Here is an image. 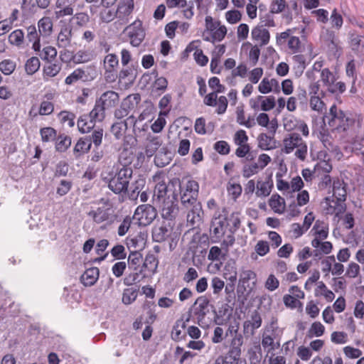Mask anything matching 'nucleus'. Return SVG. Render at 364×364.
Returning a JSON list of instances; mask_svg holds the SVG:
<instances>
[{
    "label": "nucleus",
    "mask_w": 364,
    "mask_h": 364,
    "mask_svg": "<svg viewBox=\"0 0 364 364\" xmlns=\"http://www.w3.org/2000/svg\"><path fill=\"white\" fill-rule=\"evenodd\" d=\"M169 235V230L166 224L155 225L152 229V238L155 242H162Z\"/></svg>",
    "instance_id": "nucleus-33"
},
{
    "label": "nucleus",
    "mask_w": 364,
    "mask_h": 364,
    "mask_svg": "<svg viewBox=\"0 0 364 364\" xmlns=\"http://www.w3.org/2000/svg\"><path fill=\"white\" fill-rule=\"evenodd\" d=\"M166 3L169 9L176 7L184 8L188 6V8L183 11L184 17L187 19H191L194 16V4L193 1H190L188 4L186 0H166Z\"/></svg>",
    "instance_id": "nucleus-18"
},
{
    "label": "nucleus",
    "mask_w": 364,
    "mask_h": 364,
    "mask_svg": "<svg viewBox=\"0 0 364 364\" xmlns=\"http://www.w3.org/2000/svg\"><path fill=\"white\" fill-rule=\"evenodd\" d=\"M125 31L130 39V43L135 47L139 46L145 38V31L142 28L141 21H135L129 26H127Z\"/></svg>",
    "instance_id": "nucleus-12"
},
{
    "label": "nucleus",
    "mask_w": 364,
    "mask_h": 364,
    "mask_svg": "<svg viewBox=\"0 0 364 364\" xmlns=\"http://www.w3.org/2000/svg\"><path fill=\"white\" fill-rule=\"evenodd\" d=\"M134 0H119L116 10L117 19L121 24L129 22V16L134 9Z\"/></svg>",
    "instance_id": "nucleus-15"
},
{
    "label": "nucleus",
    "mask_w": 364,
    "mask_h": 364,
    "mask_svg": "<svg viewBox=\"0 0 364 364\" xmlns=\"http://www.w3.org/2000/svg\"><path fill=\"white\" fill-rule=\"evenodd\" d=\"M314 296L316 297L323 296L328 302L332 301L335 298L333 292L328 289L322 281L317 282L316 287L314 290Z\"/></svg>",
    "instance_id": "nucleus-31"
},
{
    "label": "nucleus",
    "mask_w": 364,
    "mask_h": 364,
    "mask_svg": "<svg viewBox=\"0 0 364 364\" xmlns=\"http://www.w3.org/2000/svg\"><path fill=\"white\" fill-rule=\"evenodd\" d=\"M188 321L189 318L185 320L183 317L176 321L171 333L173 340L178 341L185 337L184 330L186 328V323Z\"/></svg>",
    "instance_id": "nucleus-23"
},
{
    "label": "nucleus",
    "mask_w": 364,
    "mask_h": 364,
    "mask_svg": "<svg viewBox=\"0 0 364 364\" xmlns=\"http://www.w3.org/2000/svg\"><path fill=\"white\" fill-rule=\"evenodd\" d=\"M38 27L40 35L48 37L53 31V21L50 17H43L38 21Z\"/></svg>",
    "instance_id": "nucleus-36"
},
{
    "label": "nucleus",
    "mask_w": 364,
    "mask_h": 364,
    "mask_svg": "<svg viewBox=\"0 0 364 364\" xmlns=\"http://www.w3.org/2000/svg\"><path fill=\"white\" fill-rule=\"evenodd\" d=\"M136 138H124L119 155V162L122 168H132L130 165L136 156Z\"/></svg>",
    "instance_id": "nucleus-8"
},
{
    "label": "nucleus",
    "mask_w": 364,
    "mask_h": 364,
    "mask_svg": "<svg viewBox=\"0 0 364 364\" xmlns=\"http://www.w3.org/2000/svg\"><path fill=\"white\" fill-rule=\"evenodd\" d=\"M188 208H191V210L187 215L188 222L192 225L200 223L201 220V214L203 213L200 203L197 201L196 204H193Z\"/></svg>",
    "instance_id": "nucleus-32"
},
{
    "label": "nucleus",
    "mask_w": 364,
    "mask_h": 364,
    "mask_svg": "<svg viewBox=\"0 0 364 364\" xmlns=\"http://www.w3.org/2000/svg\"><path fill=\"white\" fill-rule=\"evenodd\" d=\"M142 260V256L140 253L137 252H131L128 257L129 267L134 270L135 272H139Z\"/></svg>",
    "instance_id": "nucleus-43"
},
{
    "label": "nucleus",
    "mask_w": 364,
    "mask_h": 364,
    "mask_svg": "<svg viewBox=\"0 0 364 364\" xmlns=\"http://www.w3.org/2000/svg\"><path fill=\"white\" fill-rule=\"evenodd\" d=\"M138 291L132 288L125 289L122 294V302L126 304L133 303L137 297Z\"/></svg>",
    "instance_id": "nucleus-52"
},
{
    "label": "nucleus",
    "mask_w": 364,
    "mask_h": 364,
    "mask_svg": "<svg viewBox=\"0 0 364 364\" xmlns=\"http://www.w3.org/2000/svg\"><path fill=\"white\" fill-rule=\"evenodd\" d=\"M132 218L130 216H126L119 226L118 227L117 230V234L119 236H124L129 230L132 223Z\"/></svg>",
    "instance_id": "nucleus-64"
},
{
    "label": "nucleus",
    "mask_w": 364,
    "mask_h": 364,
    "mask_svg": "<svg viewBox=\"0 0 364 364\" xmlns=\"http://www.w3.org/2000/svg\"><path fill=\"white\" fill-rule=\"evenodd\" d=\"M87 215L94 223L105 226L111 225L117 218L113 205L108 200L103 203L101 206L90 210Z\"/></svg>",
    "instance_id": "nucleus-4"
},
{
    "label": "nucleus",
    "mask_w": 364,
    "mask_h": 364,
    "mask_svg": "<svg viewBox=\"0 0 364 364\" xmlns=\"http://www.w3.org/2000/svg\"><path fill=\"white\" fill-rule=\"evenodd\" d=\"M311 231H314V239L325 240L328 235V225L323 220H317Z\"/></svg>",
    "instance_id": "nucleus-28"
},
{
    "label": "nucleus",
    "mask_w": 364,
    "mask_h": 364,
    "mask_svg": "<svg viewBox=\"0 0 364 364\" xmlns=\"http://www.w3.org/2000/svg\"><path fill=\"white\" fill-rule=\"evenodd\" d=\"M314 169L318 173H328L332 171V165L328 160H323L316 164Z\"/></svg>",
    "instance_id": "nucleus-62"
},
{
    "label": "nucleus",
    "mask_w": 364,
    "mask_h": 364,
    "mask_svg": "<svg viewBox=\"0 0 364 364\" xmlns=\"http://www.w3.org/2000/svg\"><path fill=\"white\" fill-rule=\"evenodd\" d=\"M96 101L99 102L106 110L114 107L119 101V97L117 92L108 90L101 95Z\"/></svg>",
    "instance_id": "nucleus-17"
},
{
    "label": "nucleus",
    "mask_w": 364,
    "mask_h": 364,
    "mask_svg": "<svg viewBox=\"0 0 364 364\" xmlns=\"http://www.w3.org/2000/svg\"><path fill=\"white\" fill-rule=\"evenodd\" d=\"M324 326L319 321H315L311 324L309 330V335L310 336L320 337L324 333Z\"/></svg>",
    "instance_id": "nucleus-58"
},
{
    "label": "nucleus",
    "mask_w": 364,
    "mask_h": 364,
    "mask_svg": "<svg viewBox=\"0 0 364 364\" xmlns=\"http://www.w3.org/2000/svg\"><path fill=\"white\" fill-rule=\"evenodd\" d=\"M104 69L117 70L119 59L115 54H108L104 58Z\"/></svg>",
    "instance_id": "nucleus-50"
},
{
    "label": "nucleus",
    "mask_w": 364,
    "mask_h": 364,
    "mask_svg": "<svg viewBox=\"0 0 364 364\" xmlns=\"http://www.w3.org/2000/svg\"><path fill=\"white\" fill-rule=\"evenodd\" d=\"M225 215L215 213L212 219L210 235L215 242L222 241L223 245L228 247L232 246L235 239L230 228Z\"/></svg>",
    "instance_id": "nucleus-1"
},
{
    "label": "nucleus",
    "mask_w": 364,
    "mask_h": 364,
    "mask_svg": "<svg viewBox=\"0 0 364 364\" xmlns=\"http://www.w3.org/2000/svg\"><path fill=\"white\" fill-rule=\"evenodd\" d=\"M90 67H87L86 70L82 68H77L75 69L71 74H70L65 80V83L66 85H73L78 80H81L82 81H86L88 80V75L90 73H88V70L90 69Z\"/></svg>",
    "instance_id": "nucleus-25"
},
{
    "label": "nucleus",
    "mask_w": 364,
    "mask_h": 364,
    "mask_svg": "<svg viewBox=\"0 0 364 364\" xmlns=\"http://www.w3.org/2000/svg\"><path fill=\"white\" fill-rule=\"evenodd\" d=\"M106 109L97 101L89 116L81 117L77 121V127L80 133H89L95 127V122H101L105 117Z\"/></svg>",
    "instance_id": "nucleus-5"
},
{
    "label": "nucleus",
    "mask_w": 364,
    "mask_h": 364,
    "mask_svg": "<svg viewBox=\"0 0 364 364\" xmlns=\"http://www.w3.org/2000/svg\"><path fill=\"white\" fill-rule=\"evenodd\" d=\"M170 184V182L167 185L166 182L159 181L154 188V195H153V203L155 205H161L162 202L166 201L168 198H170L169 196H167L168 188Z\"/></svg>",
    "instance_id": "nucleus-19"
},
{
    "label": "nucleus",
    "mask_w": 364,
    "mask_h": 364,
    "mask_svg": "<svg viewBox=\"0 0 364 364\" xmlns=\"http://www.w3.org/2000/svg\"><path fill=\"white\" fill-rule=\"evenodd\" d=\"M173 187H180L181 202L183 207L188 208L198 201L199 193L198 183L190 178H183L181 181L179 178H173L170 180Z\"/></svg>",
    "instance_id": "nucleus-2"
},
{
    "label": "nucleus",
    "mask_w": 364,
    "mask_h": 364,
    "mask_svg": "<svg viewBox=\"0 0 364 364\" xmlns=\"http://www.w3.org/2000/svg\"><path fill=\"white\" fill-rule=\"evenodd\" d=\"M333 263H335L333 255L328 256L321 262V270L326 275L331 272Z\"/></svg>",
    "instance_id": "nucleus-63"
},
{
    "label": "nucleus",
    "mask_w": 364,
    "mask_h": 364,
    "mask_svg": "<svg viewBox=\"0 0 364 364\" xmlns=\"http://www.w3.org/2000/svg\"><path fill=\"white\" fill-rule=\"evenodd\" d=\"M345 113L343 110L338 108L336 105H333L330 109L329 113L324 116V120L328 119L329 127H335L336 120L341 117V115Z\"/></svg>",
    "instance_id": "nucleus-38"
},
{
    "label": "nucleus",
    "mask_w": 364,
    "mask_h": 364,
    "mask_svg": "<svg viewBox=\"0 0 364 364\" xmlns=\"http://www.w3.org/2000/svg\"><path fill=\"white\" fill-rule=\"evenodd\" d=\"M62 65L59 63L48 62V65L43 67V77H53L56 76L61 70Z\"/></svg>",
    "instance_id": "nucleus-40"
},
{
    "label": "nucleus",
    "mask_w": 364,
    "mask_h": 364,
    "mask_svg": "<svg viewBox=\"0 0 364 364\" xmlns=\"http://www.w3.org/2000/svg\"><path fill=\"white\" fill-rule=\"evenodd\" d=\"M171 157L167 153L159 151L154 158V163L158 167H164L171 161Z\"/></svg>",
    "instance_id": "nucleus-60"
},
{
    "label": "nucleus",
    "mask_w": 364,
    "mask_h": 364,
    "mask_svg": "<svg viewBox=\"0 0 364 364\" xmlns=\"http://www.w3.org/2000/svg\"><path fill=\"white\" fill-rule=\"evenodd\" d=\"M140 101L141 96L138 93L127 96L122 100L119 107L115 109L114 117L121 119L129 116L128 119H132V122H134L135 119L134 114L138 109Z\"/></svg>",
    "instance_id": "nucleus-6"
},
{
    "label": "nucleus",
    "mask_w": 364,
    "mask_h": 364,
    "mask_svg": "<svg viewBox=\"0 0 364 364\" xmlns=\"http://www.w3.org/2000/svg\"><path fill=\"white\" fill-rule=\"evenodd\" d=\"M92 59L91 53L87 50H78L74 55V62L75 63H83L90 61Z\"/></svg>",
    "instance_id": "nucleus-59"
},
{
    "label": "nucleus",
    "mask_w": 364,
    "mask_h": 364,
    "mask_svg": "<svg viewBox=\"0 0 364 364\" xmlns=\"http://www.w3.org/2000/svg\"><path fill=\"white\" fill-rule=\"evenodd\" d=\"M146 181L144 178H138L131 186V192L129 194V198L131 200H136L139 193L145 186Z\"/></svg>",
    "instance_id": "nucleus-42"
},
{
    "label": "nucleus",
    "mask_w": 364,
    "mask_h": 364,
    "mask_svg": "<svg viewBox=\"0 0 364 364\" xmlns=\"http://www.w3.org/2000/svg\"><path fill=\"white\" fill-rule=\"evenodd\" d=\"M347 196L346 184L343 180L337 178L333 182V197L346 201Z\"/></svg>",
    "instance_id": "nucleus-29"
},
{
    "label": "nucleus",
    "mask_w": 364,
    "mask_h": 364,
    "mask_svg": "<svg viewBox=\"0 0 364 364\" xmlns=\"http://www.w3.org/2000/svg\"><path fill=\"white\" fill-rule=\"evenodd\" d=\"M235 143L238 147L235 150V155L237 157L243 158L247 157V159L252 160V158L249 159V153L250 151V146L247 143L248 138H234Z\"/></svg>",
    "instance_id": "nucleus-27"
},
{
    "label": "nucleus",
    "mask_w": 364,
    "mask_h": 364,
    "mask_svg": "<svg viewBox=\"0 0 364 364\" xmlns=\"http://www.w3.org/2000/svg\"><path fill=\"white\" fill-rule=\"evenodd\" d=\"M132 173L133 170L132 168H121L109 180L108 183L109 188L117 194L125 193L127 191Z\"/></svg>",
    "instance_id": "nucleus-7"
},
{
    "label": "nucleus",
    "mask_w": 364,
    "mask_h": 364,
    "mask_svg": "<svg viewBox=\"0 0 364 364\" xmlns=\"http://www.w3.org/2000/svg\"><path fill=\"white\" fill-rule=\"evenodd\" d=\"M55 5L56 8L58 9L55 11L57 18L73 14V6L70 0H57Z\"/></svg>",
    "instance_id": "nucleus-22"
},
{
    "label": "nucleus",
    "mask_w": 364,
    "mask_h": 364,
    "mask_svg": "<svg viewBox=\"0 0 364 364\" xmlns=\"http://www.w3.org/2000/svg\"><path fill=\"white\" fill-rule=\"evenodd\" d=\"M58 119L63 124H67L69 127H72L75 124V114L68 111H61L58 115Z\"/></svg>",
    "instance_id": "nucleus-53"
},
{
    "label": "nucleus",
    "mask_w": 364,
    "mask_h": 364,
    "mask_svg": "<svg viewBox=\"0 0 364 364\" xmlns=\"http://www.w3.org/2000/svg\"><path fill=\"white\" fill-rule=\"evenodd\" d=\"M92 138H80L75 146L77 152H86L90 150L92 144Z\"/></svg>",
    "instance_id": "nucleus-56"
},
{
    "label": "nucleus",
    "mask_w": 364,
    "mask_h": 364,
    "mask_svg": "<svg viewBox=\"0 0 364 364\" xmlns=\"http://www.w3.org/2000/svg\"><path fill=\"white\" fill-rule=\"evenodd\" d=\"M72 28L70 26H64L61 28L57 38V45L59 48H66L71 44Z\"/></svg>",
    "instance_id": "nucleus-24"
},
{
    "label": "nucleus",
    "mask_w": 364,
    "mask_h": 364,
    "mask_svg": "<svg viewBox=\"0 0 364 364\" xmlns=\"http://www.w3.org/2000/svg\"><path fill=\"white\" fill-rule=\"evenodd\" d=\"M356 124L357 127H360V120L353 116L351 114L343 113L339 119L336 120L335 127H330L332 131H337L338 134L345 132L350 129H353Z\"/></svg>",
    "instance_id": "nucleus-11"
},
{
    "label": "nucleus",
    "mask_w": 364,
    "mask_h": 364,
    "mask_svg": "<svg viewBox=\"0 0 364 364\" xmlns=\"http://www.w3.org/2000/svg\"><path fill=\"white\" fill-rule=\"evenodd\" d=\"M267 364H287V358L283 355L282 350L276 353L275 350H267L264 358Z\"/></svg>",
    "instance_id": "nucleus-34"
},
{
    "label": "nucleus",
    "mask_w": 364,
    "mask_h": 364,
    "mask_svg": "<svg viewBox=\"0 0 364 364\" xmlns=\"http://www.w3.org/2000/svg\"><path fill=\"white\" fill-rule=\"evenodd\" d=\"M272 184L269 181L258 180L256 185L255 194L257 197L264 198L268 196L272 191Z\"/></svg>",
    "instance_id": "nucleus-39"
},
{
    "label": "nucleus",
    "mask_w": 364,
    "mask_h": 364,
    "mask_svg": "<svg viewBox=\"0 0 364 364\" xmlns=\"http://www.w3.org/2000/svg\"><path fill=\"white\" fill-rule=\"evenodd\" d=\"M252 38L253 40L260 41L261 46L267 45L269 43L270 35L268 30L262 26H257L252 30Z\"/></svg>",
    "instance_id": "nucleus-30"
},
{
    "label": "nucleus",
    "mask_w": 364,
    "mask_h": 364,
    "mask_svg": "<svg viewBox=\"0 0 364 364\" xmlns=\"http://www.w3.org/2000/svg\"><path fill=\"white\" fill-rule=\"evenodd\" d=\"M350 43L353 50L356 52L357 55L362 61L364 60V36L355 33H350Z\"/></svg>",
    "instance_id": "nucleus-21"
},
{
    "label": "nucleus",
    "mask_w": 364,
    "mask_h": 364,
    "mask_svg": "<svg viewBox=\"0 0 364 364\" xmlns=\"http://www.w3.org/2000/svg\"><path fill=\"white\" fill-rule=\"evenodd\" d=\"M280 142L275 138H259V146L264 150L274 149L279 146Z\"/></svg>",
    "instance_id": "nucleus-45"
},
{
    "label": "nucleus",
    "mask_w": 364,
    "mask_h": 364,
    "mask_svg": "<svg viewBox=\"0 0 364 364\" xmlns=\"http://www.w3.org/2000/svg\"><path fill=\"white\" fill-rule=\"evenodd\" d=\"M156 216V208L149 204H144L140 205L136 208L132 219L139 226H147L154 221Z\"/></svg>",
    "instance_id": "nucleus-9"
},
{
    "label": "nucleus",
    "mask_w": 364,
    "mask_h": 364,
    "mask_svg": "<svg viewBox=\"0 0 364 364\" xmlns=\"http://www.w3.org/2000/svg\"><path fill=\"white\" fill-rule=\"evenodd\" d=\"M160 146L159 138H147V141L145 144L146 155L149 157L152 156Z\"/></svg>",
    "instance_id": "nucleus-44"
},
{
    "label": "nucleus",
    "mask_w": 364,
    "mask_h": 364,
    "mask_svg": "<svg viewBox=\"0 0 364 364\" xmlns=\"http://www.w3.org/2000/svg\"><path fill=\"white\" fill-rule=\"evenodd\" d=\"M136 70L134 67H127L122 68L119 73V80L128 79L129 81H134L136 77Z\"/></svg>",
    "instance_id": "nucleus-49"
},
{
    "label": "nucleus",
    "mask_w": 364,
    "mask_h": 364,
    "mask_svg": "<svg viewBox=\"0 0 364 364\" xmlns=\"http://www.w3.org/2000/svg\"><path fill=\"white\" fill-rule=\"evenodd\" d=\"M173 199H176L174 193L172 199L168 198L166 201L162 202L161 205H158L161 209V216L166 220H173L178 213L177 205Z\"/></svg>",
    "instance_id": "nucleus-16"
},
{
    "label": "nucleus",
    "mask_w": 364,
    "mask_h": 364,
    "mask_svg": "<svg viewBox=\"0 0 364 364\" xmlns=\"http://www.w3.org/2000/svg\"><path fill=\"white\" fill-rule=\"evenodd\" d=\"M209 306H210V300L209 299L205 296H198L195 302L193 304L191 307L190 308V311L193 313V316L196 317L197 320V323L199 326H202V324L205 321V318L209 313Z\"/></svg>",
    "instance_id": "nucleus-10"
},
{
    "label": "nucleus",
    "mask_w": 364,
    "mask_h": 364,
    "mask_svg": "<svg viewBox=\"0 0 364 364\" xmlns=\"http://www.w3.org/2000/svg\"><path fill=\"white\" fill-rule=\"evenodd\" d=\"M302 138H284V152L291 153L298 145L301 144Z\"/></svg>",
    "instance_id": "nucleus-54"
},
{
    "label": "nucleus",
    "mask_w": 364,
    "mask_h": 364,
    "mask_svg": "<svg viewBox=\"0 0 364 364\" xmlns=\"http://www.w3.org/2000/svg\"><path fill=\"white\" fill-rule=\"evenodd\" d=\"M100 18L102 22L109 23L113 21L115 18H117L116 11L109 9V7H105L100 13Z\"/></svg>",
    "instance_id": "nucleus-51"
},
{
    "label": "nucleus",
    "mask_w": 364,
    "mask_h": 364,
    "mask_svg": "<svg viewBox=\"0 0 364 364\" xmlns=\"http://www.w3.org/2000/svg\"><path fill=\"white\" fill-rule=\"evenodd\" d=\"M40 68V60L37 57H31L25 64V70L28 75H33Z\"/></svg>",
    "instance_id": "nucleus-46"
},
{
    "label": "nucleus",
    "mask_w": 364,
    "mask_h": 364,
    "mask_svg": "<svg viewBox=\"0 0 364 364\" xmlns=\"http://www.w3.org/2000/svg\"><path fill=\"white\" fill-rule=\"evenodd\" d=\"M159 260L153 254H148L139 270V272L129 274L124 279V284L129 286L134 283L139 282L141 279L149 277L156 272Z\"/></svg>",
    "instance_id": "nucleus-3"
},
{
    "label": "nucleus",
    "mask_w": 364,
    "mask_h": 364,
    "mask_svg": "<svg viewBox=\"0 0 364 364\" xmlns=\"http://www.w3.org/2000/svg\"><path fill=\"white\" fill-rule=\"evenodd\" d=\"M261 171L256 163L246 164L243 166L242 170V176L249 178L251 176L258 173Z\"/></svg>",
    "instance_id": "nucleus-47"
},
{
    "label": "nucleus",
    "mask_w": 364,
    "mask_h": 364,
    "mask_svg": "<svg viewBox=\"0 0 364 364\" xmlns=\"http://www.w3.org/2000/svg\"><path fill=\"white\" fill-rule=\"evenodd\" d=\"M16 68V63L11 60H4L0 63V70L6 75L11 74Z\"/></svg>",
    "instance_id": "nucleus-61"
},
{
    "label": "nucleus",
    "mask_w": 364,
    "mask_h": 364,
    "mask_svg": "<svg viewBox=\"0 0 364 364\" xmlns=\"http://www.w3.org/2000/svg\"><path fill=\"white\" fill-rule=\"evenodd\" d=\"M269 205L274 213L278 214L283 213L286 208L284 199L278 194H274L271 196Z\"/></svg>",
    "instance_id": "nucleus-35"
},
{
    "label": "nucleus",
    "mask_w": 364,
    "mask_h": 364,
    "mask_svg": "<svg viewBox=\"0 0 364 364\" xmlns=\"http://www.w3.org/2000/svg\"><path fill=\"white\" fill-rule=\"evenodd\" d=\"M323 240L313 239L311 245L315 248L314 250V257L320 258L323 255H328L333 250V245L331 242Z\"/></svg>",
    "instance_id": "nucleus-20"
},
{
    "label": "nucleus",
    "mask_w": 364,
    "mask_h": 364,
    "mask_svg": "<svg viewBox=\"0 0 364 364\" xmlns=\"http://www.w3.org/2000/svg\"><path fill=\"white\" fill-rule=\"evenodd\" d=\"M277 328L271 326L267 328L262 336V346L267 350H275L280 348V339L276 333Z\"/></svg>",
    "instance_id": "nucleus-13"
},
{
    "label": "nucleus",
    "mask_w": 364,
    "mask_h": 364,
    "mask_svg": "<svg viewBox=\"0 0 364 364\" xmlns=\"http://www.w3.org/2000/svg\"><path fill=\"white\" fill-rule=\"evenodd\" d=\"M243 344V337L241 333L233 336L230 341L229 352L235 355H240L241 347Z\"/></svg>",
    "instance_id": "nucleus-41"
},
{
    "label": "nucleus",
    "mask_w": 364,
    "mask_h": 364,
    "mask_svg": "<svg viewBox=\"0 0 364 364\" xmlns=\"http://www.w3.org/2000/svg\"><path fill=\"white\" fill-rule=\"evenodd\" d=\"M344 202L345 201H341L340 199L334 197H326L324 200L323 207L326 214L335 215L336 217L339 218L346 209V205Z\"/></svg>",
    "instance_id": "nucleus-14"
},
{
    "label": "nucleus",
    "mask_w": 364,
    "mask_h": 364,
    "mask_svg": "<svg viewBox=\"0 0 364 364\" xmlns=\"http://www.w3.org/2000/svg\"><path fill=\"white\" fill-rule=\"evenodd\" d=\"M24 39V33L22 30L16 29L11 32L9 36V41L11 44L16 46L22 45Z\"/></svg>",
    "instance_id": "nucleus-48"
},
{
    "label": "nucleus",
    "mask_w": 364,
    "mask_h": 364,
    "mask_svg": "<svg viewBox=\"0 0 364 364\" xmlns=\"http://www.w3.org/2000/svg\"><path fill=\"white\" fill-rule=\"evenodd\" d=\"M56 55V49L54 47L50 46L43 48L41 53L40 54L41 59L48 62L55 59Z\"/></svg>",
    "instance_id": "nucleus-57"
},
{
    "label": "nucleus",
    "mask_w": 364,
    "mask_h": 364,
    "mask_svg": "<svg viewBox=\"0 0 364 364\" xmlns=\"http://www.w3.org/2000/svg\"><path fill=\"white\" fill-rule=\"evenodd\" d=\"M326 87L327 91L332 94H341L346 90V85L341 81L333 80Z\"/></svg>",
    "instance_id": "nucleus-55"
},
{
    "label": "nucleus",
    "mask_w": 364,
    "mask_h": 364,
    "mask_svg": "<svg viewBox=\"0 0 364 364\" xmlns=\"http://www.w3.org/2000/svg\"><path fill=\"white\" fill-rule=\"evenodd\" d=\"M99 273V269L97 267H92L86 269L81 276V282L85 287L92 286L97 281Z\"/></svg>",
    "instance_id": "nucleus-26"
},
{
    "label": "nucleus",
    "mask_w": 364,
    "mask_h": 364,
    "mask_svg": "<svg viewBox=\"0 0 364 364\" xmlns=\"http://www.w3.org/2000/svg\"><path fill=\"white\" fill-rule=\"evenodd\" d=\"M325 96V93L323 91H321V95H311L309 105L311 109L318 112V113H322L325 111L326 106L325 103L321 100V97Z\"/></svg>",
    "instance_id": "nucleus-37"
}]
</instances>
